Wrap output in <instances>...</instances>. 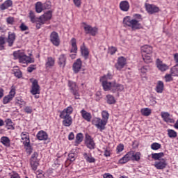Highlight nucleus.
<instances>
[{
  "label": "nucleus",
  "mask_w": 178,
  "mask_h": 178,
  "mask_svg": "<svg viewBox=\"0 0 178 178\" xmlns=\"http://www.w3.org/2000/svg\"><path fill=\"white\" fill-rule=\"evenodd\" d=\"M134 17L135 19H131L130 16L124 17L123 19L124 26L130 27L132 31L144 29L141 23H140V22H143V15L141 14H134Z\"/></svg>",
  "instance_id": "f257e3e1"
},
{
  "label": "nucleus",
  "mask_w": 178,
  "mask_h": 178,
  "mask_svg": "<svg viewBox=\"0 0 178 178\" xmlns=\"http://www.w3.org/2000/svg\"><path fill=\"white\" fill-rule=\"evenodd\" d=\"M29 17L31 22V23H36L35 27L37 30H40L41 29V26L43 24H45L47 22H49L51 19H52V11L49 10L46 13H44L43 15L40 16V17L37 18L35 17V14L33 11L29 12Z\"/></svg>",
  "instance_id": "f03ea898"
},
{
  "label": "nucleus",
  "mask_w": 178,
  "mask_h": 178,
  "mask_svg": "<svg viewBox=\"0 0 178 178\" xmlns=\"http://www.w3.org/2000/svg\"><path fill=\"white\" fill-rule=\"evenodd\" d=\"M73 106H70L64 108L62 111L60 112V119H63V124L65 127H70L73 123V118H72V113H73Z\"/></svg>",
  "instance_id": "7ed1b4c3"
},
{
  "label": "nucleus",
  "mask_w": 178,
  "mask_h": 178,
  "mask_svg": "<svg viewBox=\"0 0 178 178\" xmlns=\"http://www.w3.org/2000/svg\"><path fill=\"white\" fill-rule=\"evenodd\" d=\"M68 87L70 92L74 96V99H80V92H79V86H77V84L74 81H69Z\"/></svg>",
  "instance_id": "20e7f679"
},
{
  "label": "nucleus",
  "mask_w": 178,
  "mask_h": 178,
  "mask_svg": "<svg viewBox=\"0 0 178 178\" xmlns=\"http://www.w3.org/2000/svg\"><path fill=\"white\" fill-rule=\"evenodd\" d=\"M107 124V122H106L103 119H101L100 118L96 117L92 120V124L95 126V127L100 130V131L105 130V126H106Z\"/></svg>",
  "instance_id": "39448f33"
},
{
  "label": "nucleus",
  "mask_w": 178,
  "mask_h": 178,
  "mask_svg": "<svg viewBox=\"0 0 178 178\" xmlns=\"http://www.w3.org/2000/svg\"><path fill=\"white\" fill-rule=\"evenodd\" d=\"M22 143H23L24 147L27 149L31 148V145L30 144V134L27 131H23L20 134Z\"/></svg>",
  "instance_id": "423d86ee"
},
{
  "label": "nucleus",
  "mask_w": 178,
  "mask_h": 178,
  "mask_svg": "<svg viewBox=\"0 0 178 178\" xmlns=\"http://www.w3.org/2000/svg\"><path fill=\"white\" fill-rule=\"evenodd\" d=\"M83 24H84L83 30L86 34H90L92 37H95L98 34V29L97 27H92L86 24V22H83Z\"/></svg>",
  "instance_id": "0eeeda50"
},
{
  "label": "nucleus",
  "mask_w": 178,
  "mask_h": 178,
  "mask_svg": "<svg viewBox=\"0 0 178 178\" xmlns=\"http://www.w3.org/2000/svg\"><path fill=\"white\" fill-rule=\"evenodd\" d=\"M49 40L54 47H59L60 45V38H59V33L56 31H52L50 33Z\"/></svg>",
  "instance_id": "6e6552de"
},
{
  "label": "nucleus",
  "mask_w": 178,
  "mask_h": 178,
  "mask_svg": "<svg viewBox=\"0 0 178 178\" xmlns=\"http://www.w3.org/2000/svg\"><path fill=\"white\" fill-rule=\"evenodd\" d=\"M15 95H16V88H15V86H12L9 94L6 95L3 98V105H6V104H9V102L13 101V98H15Z\"/></svg>",
  "instance_id": "1a4fd4ad"
},
{
  "label": "nucleus",
  "mask_w": 178,
  "mask_h": 178,
  "mask_svg": "<svg viewBox=\"0 0 178 178\" xmlns=\"http://www.w3.org/2000/svg\"><path fill=\"white\" fill-rule=\"evenodd\" d=\"M100 81L104 91H112V87H113V83L108 81L106 76H102Z\"/></svg>",
  "instance_id": "9d476101"
},
{
  "label": "nucleus",
  "mask_w": 178,
  "mask_h": 178,
  "mask_svg": "<svg viewBox=\"0 0 178 178\" xmlns=\"http://www.w3.org/2000/svg\"><path fill=\"white\" fill-rule=\"evenodd\" d=\"M85 144L89 149H95V142H94V138H92L88 134L85 135Z\"/></svg>",
  "instance_id": "9b49d317"
},
{
  "label": "nucleus",
  "mask_w": 178,
  "mask_h": 178,
  "mask_svg": "<svg viewBox=\"0 0 178 178\" xmlns=\"http://www.w3.org/2000/svg\"><path fill=\"white\" fill-rule=\"evenodd\" d=\"M126 65H127V60L124 57L121 56L118 58L117 63L115 64V67L120 72Z\"/></svg>",
  "instance_id": "f8f14e48"
},
{
  "label": "nucleus",
  "mask_w": 178,
  "mask_h": 178,
  "mask_svg": "<svg viewBox=\"0 0 178 178\" xmlns=\"http://www.w3.org/2000/svg\"><path fill=\"white\" fill-rule=\"evenodd\" d=\"M145 8L149 15H154V13H158V12H159V7L155 5L145 3Z\"/></svg>",
  "instance_id": "ddd939ff"
},
{
  "label": "nucleus",
  "mask_w": 178,
  "mask_h": 178,
  "mask_svg": "<svg viewBox=\"0 0 178 178\" xmlns=\"http://www.w3.org/2000/svg\"><path fill=\"white\" fill-rule=\"evenodd\" d=\"M31 94H32V95L40 94V85H38V81L37 79L33 80L32 82Z\"/></svg>",
  "instance_id": "4468645a"
},
{
  "label": "nucleus",
  "mask_w": 178,
  "mask_h": 178,
  "mask_svg": "<svg viewBox=\"0 0 178 178\" xmlns=\"http://www.w3.org/2000/svg\"><path fill=\"white\" fill-rule=\"evenodd\" d=\"M67 60L66 54H60L58 58L57 63L61 69H65Z\"/></svg>",
  "instance_id": "2eb2a0df"
},
{
  "label": "nucleus",
  "mask_w": 178,
  "mask_h": 178,
  "mask_svg": "<svg viewBox=\"0 0 178 178\" xmlns=\"http://www.w3.org/2000/svg\"><path fill=\"white\" fill-rule=\"evenodd\" d=\"M168 166V163H166V159H161L159 161H156L154 163V167L156 169H158V170H162L165 169Z\"/></svg>",
  "instance_id": "dca6fc26"
},
{
  "label": "nucleus",
  "mask_w": 178,
  "mask_h": 178,
  "mask_svg": "<svg viewBox=\"0 0 178 178\" xmlns=\"http://www.w3.org/2000/svg\"><path fill=\"white\" fill-rule=\"evenodd\" d=\"M15 41H16V33L9 31L6 40V42L8 44V47H13Z\"/></svg>",
  "instance_id": "f3484780"
},
{
  "label": "nucleus",
  "mask_w": 178,
  "mask_h": 178,
  "mask_svg": "<svg viewBox=\"0 0 178 178\" xmlns=\"http://www.w3.org/2000/svg\"><path fill=\"white\" fill-rule=\"evenodd\" d=\"M19 63H23L24 65H29V63H34V58H31L26 54L19 60Z\"/></svg>",
  "instance_id": "a211bd4d"
},
{
  "label": "nucleus",
  "mask_w": 178,
  "mask_h": 178,
  "mask_svg": "<svg viewBox=\"0 0 178 178\" xmlns=\"http://www.w3.org/2000/svg\"><path fill=\"white\" fill-rule=\"evenodd\" d=\"M161 116L166 123H175V119L172 118L170 114L168 112H161Z\"/></svg>",
  "instance_id": "6ab92c4d"
},
{
  "label": "nucleus",
  "mask_w": 178,
  "mask_h": 178,
  "mask_svg": "<svg viewBox=\"0 0 178 178\" xmlns=\"http://www.w3.org/2000/svg\"><path fill=\"white\" fill-rule=\"evenodd\" d=\"M119 8L122 12H129L130 10V3L126 0L122 1L120 3Z\"/></svg>",
  "instance_id": "aec40b11"
},
{
  "label": "nucleus",
  "mask_w": 178,
  "mask_h": 178,
  "mask_svg": "<svg viewBox=\"0 0 178 178\" xmlns=\"http://www.w3.org/2000/svg\"><path fill=\"white\" fill-rule=\"evenodd\" d=\"M156 67L160 72H166V70H169V66L163 63V62L159 59H157L156 60Z\"/></svg>",
  "instance_id": "412c9836"
},
{
  "label": "nucleus",
  "mask_w": 178,
  "mask_h": 178,
  "mask_svg": "<svg viewBox=\"0 0 178 178\" xmlns=\"http://www.w3.org/2000/svg\"><path fill=\"white\" fill-rule=\"evenodd\" d=\"M83 63L81 62V59L78 58L76 59V62L74 63L72 65V69L74 73H79L81 69V66Z\"/></svg>",
  "instance_id": "4be33fe9"
},
{
  "label": "nucleus",
  "mask_w": 178,
  "mask_h": 178,
  "mask_svg": "<svg viewBox=\"0 0 178 178\" xmlns=\"http://www.w3.org/2000/svg\"><path fill=\"white\" fill-rule=\"evenodd\" d=\"M36 138L39 141H47L48 140V134L45 131H39L36 135Z\"/></svg>",
  "instance_id": "5701e85b"
},
{
  "label": "nucleus",
  "mask_w": 178,
  "mask_h": 178,
  "mask_svg": "<svg viewBox=\"0 0 178 178\" xmlns=\"http://www.w3.org/2000/svg\"><path fill=\"white\" fill-rule=\"evenodd\" d=\"M55 66V58L54 57H47L45 63V67L47 70L52 69Z\"/></svg>",
  "instance_id": "b1692460"
},
{
  "label": "nucleus",
  "mask_w": 178,
  "mask_h": 178,
  "mask_svg": "<svg viewBox=\"0 0 178 178\" xmlns=\"http://www.w3.org/2000/svg\"><path fill=\"white\" fill-rule=\"evenodd\" d=\"M124 90V86L122 84L118 83L116 82L113 83V86L111 89V92H116L117 91L118 92H122V90Z\"/></svg>",
  "instance_id": "393cba45"
},
{
  "label": "nucleus",
  "mask_w": 178,
  "mask_h": 178,
  "mask_svg": "<svg viewBox=\"0 0 178 178\" xmlns=\"http://www.w3.org/2000/svg\"><path fill=\"white\" fill-rule=\"evenodd\" d=\"M13 6V1L12 0H6L1 5H0V10H6L9 8Z\"/></svg>",
  "instance_id": "a878e982"
},
{
  "label": "nucleus",
  "mask_w": 178,
  "mask_h": 178,
  "mask_svg": "<svg viewBox=\"0 0 178 178\" xmlns=\"http://www.w3.org/2000/svg\"><path fill=\"white\" fill-rule=\"evenodd\" d=\"M131 161V152L127 153L122 158L119 160V163L121 165H124V163H127Z\"/></svg>",
  "instance_id": "bb28decb"
},
{
  "label": "nucleus",
  "mask_w": 178,
  "mask_h": 178,
  "mask_svg": "<svg viewBox=\"0 0 178 178\" xmlns=\"http://www.w3.org/2000/svg\"><path fill=\"white\" fill-rule=\"evenodd\" d=\"M80 48L81 55L84 57L85 59H88V56L90 55V50H88V48L86 47V43L83 42Z\"/></svg>",
  "instance_id": "cd10ccee"
},
{
  "label": "nucleus",
  "mask_w": 178,
  "mask_h": 178,
  "mask_svg": "<svg viewBox=\"0 0 178 178\" xmlns=\"http://www.w3.org/2000/svg\"><path fill=\"white\" fill-rule=\"evenodd\" d=\"M152 47L149 45H145L141 47L142 55H152Z\"/></svg>",
  "instance_id": "c85d7f7f"
},
{
  "label": "nucleus",
  "mask_w": 178,
  "mask_h": 178,
  "mask_svg": "<svg viewBox=\"0 0 178 178\" xmlns=\"http://www.w3.org/2000/svg\"><path fill=\"white\" fill-rule=\"evenodd\" d=\"M81 115L84 120H86V122H91V119H92V115H91V113H88L86 110L82 109L81 111Z\"/></svg>",
  "instance_id": "c756f323"
},
{
  "label": "nucleus",
  "mask_w": 178,
  "mask_h": 178,
  "mask_svg": "<svg viewBox=\"0 0 178 178\" xmlns=\"http://www.w3.org/2000/svg\"><path fill=\"white\" fill-rule=\"evenodd\" d=\"M71 42V50L70 52L72 54H77V40L76 38H72L70 40Z\"/></svg>",
  "instance_id": "7c9ffc66"
},
{
  "label": "nucleus",
  "mask_w": 178,
  "mask_h": 178,
  "mask_svg": "<svg viewBox=\"0 0 178 178\" xmlns=\"http://www.w3.org/2000/svg\"><path fill=\"white\" fill-rule=\"evenodd\" d=\"M0 143L6 147V148H9L10 147V139L8 136H2L0 139Z\"/></svg>",
  "instance_id": "2f4dec72"
},
{
  "label": "nucleus",
  "mask_w": 178,
  "mask_h": 178,
  "mask_svg": "<svg viewBox=\"0 0 178 178\" xmlns=\"http://www.w3.org/2000/svg\"><path fill=\"white\" fill-rule=\"evenodd\" d=\"M25 54L26 53L24 52V50L15 51L13 54L14 59H18V60L21 59Z\"/></svg>",
  "instance_id": "473e14b6"
},
{
  "label": "nucleus",
  "mask_w": 178,
  "mask_h": 178,
  "mask_svg": "<svg viewBox=\"0 0 178 178\" xmlns=\"http://www.w3.org/2000/svg\"><path fill=\"white\" fill-rule=\"evenodd\" d=\"M165 87L163 82L162 81H159L156 86V91L159 94H162L163 92V88Z\"/></svg>",
  "instance_id": "72a5a7b5"
},
{
  "label": "nucleus",
  "mask_w": 178,
  "mask_h": 178,
  "mask_svg": "<svg viewBox=\"0 0 178 178\" xmlns=\"http://www.w3.org/2000/svg\"><path fill=\"white\" fill-rule=\"evenodd\" d=\"M141 159V153L140 152H131V161H136L138 162Z\"/></svg>",
  "instance_id": "f704fd0d"
},
{
  "label": "nucleus",
  "mask_w": 178,
  "mask_h": 178,
  "mask_svg": "<svg viewBox=\"0 0 178 178\" xmlns=\"http://www.w3.org/2000/svg\"><path fill=\"white\" fill-rule=\"evenodd\" d=\"M83 157L88 163H95V158L92 157L91 154L89 155L87 153H83Z\"/></svg>",
  "instance_id": "c9c22d12"
},
{
  "label": "nucleus",
  "mask_w": 178,
  "mask_h": 178,
  "mask_svg": "<svg viewBox=\"0 0 178 178\" xmlns=\"http://www.w3.org/2000/svg\"><path fill=\"white\" fill-rule=\"evenodd\" d=\"M35 9L36 13H41L44 10L43 4L41 1H38L35 4Z\"/></svg>",
  "instance_id": "e433bc0d"
},
{
  "label": "nucleus",
  "mask_w": 178,
  "mask_h": 178,
  "mask_svg": "<svg viewBox=\"0 0 178 178\" xmlns=\"http://www.w3.org/2000/svg\"><path fill=\"white\" fill-rule=\"evenodd\" d=\"M5 123L8 130H15V125H13V122L10 118H7Z\"/></svg>",
  "instance_id": "4c0bfd02"
},
{
  "label": "nucleus",
  "mask_w": 178,
  "mask_h": 178,
  "mask_svg": "<svg viewBox=\"0 0 178 178\" xmlns=\"http://www.w3.org/2000/svg\"><path fill=\"white\" fill-rule=\"evenodd\" d=\"M106 97L107 99V104H108V105H113L116 104V99H115V97H113V95H107Z\"/></svg>",
  "instance_id": "58836bf2"
},
{
  "label": "nucleus",
  "mask_w": 178,
  "mask_h": 178,
  "mask_svg": "<svg viewBox=\"0 0 178 178\" xmlns=\"http://www.w3.org/2000/svg\"><path fill=\"white\" fill-rule=\"evenodd\" d=\"M163 156H165V153L163 152L152 154V159H154V161H159V159L163 158Z\"/></svg>",
  "instance_id": "ea45409f"
},
{
  "label": "nucleus",
  "mask_w": 178,
  "mask_h": 178,
  "mask_svg": "<svg viewBox=\"0 0 178 178\" xmlns=\"http://www.w3.org/2000/svg\"><path fill=\"white\" fill-rule=\"evenodd\" d=\"M30 165H31L32 170L35 172V170H37L38 166H40V163H39L38 160L30 161Z\"/></svg>",
  "instance_id": "a19ab883"
},
{
  "label": "nucleus",
  "mask_w": 178,
  "mask_h": 178,
  "mask_svg": "<svg viewBox=\"0 0 178 178\" xmlns=\"http://www.w3.org/2000/svg\"><path fill=\"white\" fill-rule=\"evenodd\" d=\"M140 113L143 116H149L152 113V111L148 108H143L140 110Z\"/></svg>",
  "instance_id": "79ce46f5"
},
{
  "label": "nucleus",
  "mask_w": 178,
  "mask_h": 178,
  "mask_svg": "<svg viewBox=\"0 0 178 178\" xmlns=\"http://www.w3.org/2000/svg\"><path fill=\"white\" fill-rule=\"evenodd\" d=\"M102 118L106 123H108V120H109V113L107 111H102Z\"/></svg>",
  "instance_id": "37998d69"
},
{
  "label": "nucleus",
  "mask_w": 178,
  "mask_h": 178,
  "mask_svg": "<svg viewBox=\"0 0 178 178\" xmlns=\"http://www.w3.org/2000/svg\"><path fill=\"white\" fill-rule=\"evenodd\" d=\"M167 133L170 138H176L177 137V132L173 129H168Z\"/></svg>",
  "instance_id": "c03bdc74"
},
{
  "label": "nucleus",
  "mask_w": 178,
  "mask_h": 178,
  "mask_svg": "<svg viewBox=\"0 0 178 178\" xmlns=\"http://www.w3.org/2000/svg\"><path fill=\"white\" fill-rule=\"evenodd\" d=\"M83 140H84V136L81 133H79L76 134L75 143L81 144V143H83Z\"/></svg>",
  "instance_id": "a18cd8bd"
},
{
  "label": "nucleus",
  "mask_w": 178,
  "mask_h": 178,
  "mask_svg": "<svg viewBox=\"0 0 178 178\" xmlns=\"http://www.w3.org/2000/svg\"><path fill=\"white\" fill-rule=\"evenodd\" d=\"M142 56L145 63H151L152 62L151 54H142Z\"/></svg>",
  "instance_id": "49530a36"
},
{
  "label": "nucleus",
  "mask_w": 178,
  "mask_h": 178,
  "mask_svg": "<svg viewBox=\"0 0 178 178\" xmlns=\"http://www.w3.org/2000/svg\"><path fill=\"white\" fill-rule=\"evenodd\" d=\"M170 74H172V76H173L174 77L178 76V69H177V66L175 65L174 67H172L170 69Z\"/></svg>",
  "instance_id": "de8ad7c7"
},
{
  "label": "nucleus",
  "mask_w": 178,
  "mask_h": 178,
  "mask_svg": "<svg viewBox=\"0 0 178 178\" xmlns=\"http://www.w3.org/2000/svg\"><path fill=\"white\" fill-rule=\"evenodd\" d=\"M5 37L3 36H0V51H3L5 49Z\"/></svg>",
  "instance_id": "09e8293b"
},
{
  "label": "nucleus",
  "mask_w": 178,
  "mask_h": 178,
  "mask_svg": "<svg viewBox=\"0 0 178 178\" xmlns=\"http://www.w3.org/2000/svg\"><path fill=\"white\" fill-rule=\"evenodd\" d=\"M76 158H77V155L74 153H70L68 154L67 161H70V163L74 162L76 161Z\"/></svg>",
  "instance_id": "8fccbe9b"
},
{
  "label": "nucleus",
  "mask_w": 178,
  "mask_h": 178,
  "mask_svg": "<svg viewBox=\"0 0 178 178\" xmlns=\"http://www.w3.org/2000/svg\"><path fill=\"white\" fill-rule=\"evenodd\" d=\"M161 147H162V145L158 143H153L151 145V148L153 151H158V149H161Z\"/></svg>",
  "instance_id": "3c124183"
},
{
  "label": "nucleus",
  "mask_w": 178,
  "mask_h": 178,
  "mask_svg": "<svg viewBox=\"0 0 178 178\" xmlns=\"http://www.w3.org/2000/svg\"><path fill=\"white\" fill-rule=\"evenodd\" d=\"M15 104L16 105H19V106H21V105H25L26 102H24L22 97H18L16 98Z\"/></svg>",
  "instance_id": "603ef678"
},
{
  "label": "nucleus",
  "mask_w": 178,
  "mask_h": 178,
  "mask_svg": "<svg viewBox=\"0 0 178 178\" xmlns=\"http://www.w3.org/2000/svg\"><path fill=\"white\" fill-rule=\"evenodd\" d=\"M14 74L17 79H22L23 77V73L19 69L14 70Z\"/></svg>",
  "instance_id": "864d4df0"
},
{
  "label": "nucleus",
  "mask_w": 178,
  "mask_h": 178,
  "mask_svg": "<svg viewBox=\"0 0 178 178\" xmlns=\"http://www.w3.org/2000/svg\"><path fill=\"white\" fill-rule=\"evenodd\" d=\"M172 74H166L164 76V79H165V83H169L170 81H173V77H172Z\"/></svg>",
  "instance_id": "5fc2aeb1"
},
{
  "label": "nucleus",
  "mask_w": 178,
  "mask_h": 178,
  "mask_svg": "<svg viewBox=\"0 0 178 178\" xmlns=\"http://www.w3.org/2000/svg\"><path fill=\"white\" fill-rule=\"evenodd\" d=\"M7 24H10V26H13L15 24V17H8L6 18Z\"/></svg>",
  "instance_id": "6e6d98bb"
},
{
  "label": "nucleus",
  "mask_w": 178,
  "mask_h": 178,
  "mask_svg": "<svg viewBox=\"0 0 178 178\" xmlns=\"http://www.w3.org/2000/svg\"><path fill=\"white\" fill-rule=\"evenodd\" d=\"M116 51H118V49L113 46L108 48V53L110 55H115Z\"/></svg>",
  "instance_id": "4d7b16f0"
},
{
  "label": "nucleus",
  "mask_w": 178,
  "mask_h": 178,
  "mask_svg": "<svg viewBox=\"0 0 178 178\" xmlns=\"http://www.w3.org/2000/svg\"><path fill=\"white\" fill-rule=\"evenodd\" d=\"M117 154H120V152H122V151H123L124 149V145L120 143L118 146H117Z\"/></svg>",
  "instance_id": "13d9d810"
},
{
  "label": "nucleus",
  "mask_w": 178,
  "mask_h": 178,
  "mask_svg": "<svg viewBox=\"0 0 178 178\" xmlns=\"http://www.w3.org/2000/svg\"><path fill=\"white\" fill-rule=\"evenodd\" d=\"M24 111L28 114L33 113V107L27 106L24 108Z\"/></svg>",
  "instance_id": "bf43d9fd"
},
{
  "label": "nucleus",
  "mask_w": 178,
  "mask_h": 178,
  "mask_svg": "<svg viewBox=\"0 0 178 178\" xmlns=\"http://www.w3.org/2000/svg\"><path fill=\"white\" fill-rule=\"evenodd\" d=\"M19 29L21 31H26V30H29V26H27L25 23H22L19 26Z\"/></svg>",
  "instance_id": "052dcab7"
},
{
  "label": "nucleus",
  "mask_w": 178,
  "mask_h": 178,
  "mask_svg": "<svg viewBox=\"0 0 178 178\" xmlns=\"http://www.w3.org/2000/svg\"><path fill=\"white\" fill-rule=\"evenodd\" d=\"M38 153L34 152L31 157L30 161H38Z\"/></svg>",
  "instance_id": "680f3d73"
},
{
  "label": "nucleus",
  "mask_w": 178,
  "mask_h": 178,
  "mask_svg": "<svg viewBox=\"0 0 178 178\" xmlns=\"http://www.w3.org/2000/svg\"><path fill=\"white\" fill-rule=\"evenodd\" d=\"M35 70V65H31L30 67H28L27 72L29 73H33V71Z\"/></svg>",
  "instance_id": "e2e57ef3"
},
{
  "label": "nucleus",
  "mask_w": 178,
  "mask_h": 178,
  "mask_svg": "<svg viewBox=\"0 0 178 178\" xmlns=\"http://www.w3.org/2000/svg\"><path fill=\"white\" fill-rule=\"evenodd\" d=\"M73 2L76 8L81 6V0H73Z\"/></svg>",
  "instance_id": "0e129e2a"
},
{
  "label": "nucleus",
  "mask_w": 178,
  "mask_h": 178,
  "mask_svg": "<svg viewBox=\"0 0 178 178\" xmlns=\"http://www.w3.org/2000/svg\"><path fill=\"white\" fill-rule=\"evenodd\" d=\"M44 9H51V3L46 2V3H43V10Z\"/></svg>",
  "instance_id": "69168bd1"
},
{
  "label": "nucleus",
  "mask_w": 178,
  "mask_h": 178,
  "mask_svg": "<svg viewBox=\"0 0 178 178\" xmlns=\"http://www.w3.org/2000/svg\"><path fill=\"white\" fill-rule=\"evenodd\" d=\"M174 60L176 63L175 66H178V53L174 54Z\"/></svg>",
  "instance_id": "338daca9"
},
{
  "label": "nucleus",
  "mask_w": 178,
  "mask_h": 178,
  "mask_svg": "<svg viewBox=\"0 0 178 178\" xmlns=\"http://www.w3.org/2000/svg\"><path fill=\"white\" fill-rule=\"evenodd\" d=\"M10 178H20V175H19V174H17V172H13Z\"/></svg>",
  "instance_id": "774afa93"
}]
</instances>
